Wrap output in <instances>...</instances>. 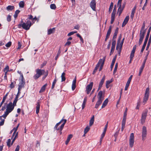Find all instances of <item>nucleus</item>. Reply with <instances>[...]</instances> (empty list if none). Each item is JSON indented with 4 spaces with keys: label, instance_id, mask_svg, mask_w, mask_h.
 I'll return each instance as SVG.
<instances>
[{
    "label": "nucleus",
    "instance_id": "f257e3e1",
    "mask_svg": "<svg viewBox=\"0 0 151 151\" xmlns=\"http://www.w3.org/2000/svg\"><path fill=\"white\" fill-rule=\"evenodd\" d=\"M14 106L12 104V103L10 102L7 105V108L4 114L2 116H0V117H3L5 119L9 114L14 109Z\"/></svg>",
    "mask_w": 151,
    "mask_h": 151
},
{
    "label": "nucleus",
    "instance_id": "f03ea898",
    "mask_svg": "<svg viewBox=\"0 0 151 151\" xmlns=\"http://www.w3.org/2000/svg\"><path fill=\"white\" fill-rule=\"evenodd\" d=\"M104 93L103 94V92L102 91H99L97 96L98 100L97 101L95 106V108H97L101 104L104 99Z\"/></svg>",
    "mask_w": 151,
    "mask_h": 151
},
{
    "label": "nucleus",
    "instance_id": "7ed1b4c3",
    "mask_svg": "<svg viewBox=\"0 0 151 151\" xmlns=\"http://www.w3.org/2000/svg\"><path fill=\"white\" fill-rule=\"evenodd\" d=\"M104 93L103 94V92L102 91H99L97 96L98 100L97 101L95 106V108H97L101 104L104 99Z\"/></svg>",
    "mask_w": 151,
    "mask_h": 151
},
{
    "label": "nucleus",
    "instance_id": "20e7f679",
    "mask_svg": "<svg viewBox=\"0 0 151 151\" xmlns=\"http://www.w3.org/2000/svg\"><path fill=\"white\" fill-rule=\"evenodd\" d=\"M36 74L33 76L34 78L37 80L45 73V70L37 69L36 70Z\"/></svg>",
    "mask_w": 151,
    "mask_h": 151
},
{
    "label": "nucleus",
    "instance_id": "39448f33",
    "mask_svg": "<svg viewBox=\"0 0 151 151\" xmlns=\"http://www.w3.org/2000/svg\"><path fill=\"white\" fill-rule=\"evenodd\" d=\"M22 28L26 30H28L29 29L30 27L32 25V23L31 22L28 20L26 23L23 22L22 21Z\"/></svg>",
    "mask_w": 151,
    "mask_h": 151
},
{
    "label": "nucleus",
    "instance_id": "423d86ee",
    "mask_svg": "<svg viewBox=\"0 0 151 151\" xmlns=\"http://www.w3.org/2000/svg\"><path fill=\"white\" fill-rule=\"evenodd\" d=\"M149 94V88H147L146 89L145 92V96L143 98V103H144V104L147 101Z\"/></svg>",
    "mask_w": 151,
    "mask_h": 151
},
{
    "label": "nucleus",
    "instance_id": "0eeeda50",
    "mask_svg": "<svg viewBox=\"0 0 151 151\" xmlns=\"http://www.w3.org/2000/svg\"><path fill=\"white\" fill-rule=\"evenodd\" d=\"M147 135V130L145 126H143L142 131V140L144 141L146 138Z\"/></svg>",
    "mask_w": 151,
    "mask_h": 151
},
{
    "label": "nucleus",
    "instance_id": "6e6552de",
    "mask_svg": "<svg viewBox=\"0 0 151 151\" xmlns=\"http://www.w3.org/2000/svg\"><path fill=\"white\" fill-rule=\"evenodd\" d=\"M147 113V110H146L143 111L141 119V123L142 124H143L145 122Z\"/></svg>",
    "mask_w": 151,
    "mask_h": 151
},
{
    "label": "nucleus",
    "instance_id": "1a4fd4ad",
    "mask_svg": "<svg viewBox=\"0 0 151 151\" xmlns=\"http://www.w3.org/2000/svg\"><path fill=\"white\" fill-rule=\"evenodd\" d=\"M134 134L133 133L131 134L129 139V145L131 147H132L134 143Z\"/></svg>",
    "mask_w": 151,
    "mask_h": 151
},
{
    "label": "nucleus",
    "instance_id": "9d476101",
    "mask_svg": "<svg viewBox=\"0 0 151 151\" xmlns=\"http://www.w3.org/2000/svg\"><path fill=\"white\" fill-rule=\"evenodd\" d=\"M93 82H91L90 84L88 85L86 87V91L87 94H88L90 93L91 90L92 89L93 86Z\"/></svg>",
    "mask_w": 151,
    "mask_h": 151
},
{
    "label": "nucleus",
    "instance_id": "9b49d317",
    "mask_svg": "<svg viewBox=\"0 0 151 151\" xmlns=\"http://www.w3.org/2000/svg\"><path fill=\"white\" fill-rule=\"evenodd\" d=\"M25 84V82L24 79V78H21V81L19 82L18 86V90H21L22 88L24 87V85Z\"/></svg>",
    "mask_w": 151,
    "mask_h": 151
},
{
    "label": "nucleus",
    "instance_id": "f8f14e48",
    "mask_svg": "<svg viewBox=\"0 0 151 151\" xmlns=\"http://www.w3.org/2000/svg\"><path fill=\"white\" fill-rule=\"evenodd\" d=\"M105 60V58H104L103 59H100L99 61L98 62V63H99V67L100 65V68L99 71H101L103 67V66L104 61Z\"/></svg>",
    "mask_w": 151,
    "mask_h": 151
},
{
    "label": "nucleus",
    "instance_id": "ddd939ff",
    "mask_svg": "<svg viewBox=\"0 0 151 151\" xmlns=\"http://www.w3.org/2000/svg\"><path fill=\"white\" fill-rule=\"evenodd\" d=\"M96 2L95 0H92L90 3V6L93 11L96 10Z\"/></svg>",
    "mask_w": 151,
    "mask_h": 151
},
{
    "label": "nucleus",
    "instance_id": "4468645a",
    "mask_svg": "<svg viewBox=\"0 0 151 151\" xmlns=\"http://www.w3.org/2000/svg\"><path fill=\"white\" fill-rule=\"evenodd\" d=\"M147 59V57L144 60L143 62L142 63V65L141 67L140 68V69L139 70V76H140L141 74V73L143 70V69L144 68V67H145V63L146 62V60Z\"/></svg>",
    "mask_w": 151,
    "mask_h": 151
},
{
    "label": "nucleus",
    "instance_id": "2eb2a0df",
    "mask_svg": "<svg viewBox=\"0 0 151 151\" xmlns=\"http://www.w3.org/2000/svg\"><path fill=\"white\" fill-rule=\"evenodd\" d=\"M124 38H123L122 39L121 42L120 43H120H119V50H118V52H119V54H120V52H121V50L122 47V46L123 42H124Z\"/></svg>",
    "mask_w": 151,
    "mask_h": 151
},
{
    "label": "nucleus",
    "instance_id": "dca6fc26",
    "mask_svg": "<svg viewBox=\"0 0 151 151\" xmlns=\"http://www.w3.org/2000/svg\"><path fill=\"white\" fill-rule=\"evenodd\" d=\"M145 25L143 24V26L142 27L141 30L140 31V33L139 35H145V34L146 32V29H145Z\"/></svg>",
    "mask_w": 151,
    "mask_h": 151
},
{
    "label": "nucleus",
    "instance_id": "f3484780",
    "mask_svg": "<svg viewBox=\"0 0 151 151\" xmlns=\"http://www.w3.org/2000/svg\"><path fill=\"white\" fill-rule=\"evenodd\" d=\"M129 16H127L125 17L122 24V27H123L124 26H125V25L129 21Z\"/></svg>",
    "mask_w": 151,
    "mask_h": 151
},
{
    "label": "nucleus",
    "instance_id": "a211bd4d",
    "mask_svg": "<svg viewBox=\"0 0 151 151\" xmlns=\"http://www.w3.org/2000/svg\"><path fill=\"white\" fill-rule=\"evenodd\" d=\"M144 36L145 35H139V39L138 43L139 45H140L141 44Z\"/></svg>",
    "mask_w": 151,
    "mask_h": 151
},
{
    "label": "nucleus",
    "instance_id": "6ab92c4d",
    "mask_svg": "<svg viewBox=\"0 0 151 151\" xmlns=\"http://www.w3.org/2000/svg\"><path fill=\"white\" fill-rule=\"evenodd\" d=\"M36 113L37 114H38L40 108V104L39 102L38 101L36 104Z\"/></svg>",
    "mask_w": 151,
    "mask_h": 151
},
{
    "label": "nucleus",
    "instance_id": "aec40b11",
    "mask_svg": "<svg viewBox=\"0 0 151 151\" xmlns=\"http://www.w3.org/2000/svg\"><path fill=\"white\" fill-rule=\"evenodd\" d=\"M151 29V27H150L148 30V32L147 33V35L146 36L145 40V41H146L147 42V40L148 39L149 37V36L150 35V32Z\"/></svg>",
    "mask_w": 151,
    "mask_h": 151
},
{
    "label": "nucleus",
    "instance_id": "412c9836",
    "mask_svg": "<svg viewBox=\"0 0 151 151\" xmlns=\"http://www.w3.org/2000/svg\"><path fill=\"white\" fill-rule=\"evenodd\" d=\"M94 120V116L93 115L89 121V126H91L93 124Z\"/></svg>",
    "mask_w": 151,
    "mask_h": 151
},
{
    "label": "nucleus",
    "instance_id": "4be33fe9",
    "mask_svg": "<svg viewBox=\"0 0 151 151\" xmlns=\"http://www.w3.org/2000/svg\"><path fill=\"white\" fill-rule=\"evenodd\" d=\"M136 9V6H135L133 9H132V12H131V18L132 19L134 17V14L135 12V10Z\"/></svg>",
    "mask_w": 151,
    "mask_h": 151
},
{
    "label": "nucleus",
    "instance_id": "5701e85b",
    "mask_svg": "<svg viewBox=\"0 0 151 151\" xmlns=\"http://www.w3.org/2000/svg\"><path fill=\"white\" fill-rule=\"evenodd\" d=\"M121 38H122V36L121 35H120V36L119 37L118 40L117 42L116 47V49L117 50H119V43H120V41L121 39Z\"/></svg>",
    "mask_w": 151,
    "mask_h": 151
},
{
    "label": "nucleus",
    "instance_id": "b1692460",
    "mask_svg": "<svg viewBox=\"0 0 151 151\" xmlns=\"http://www.w3.org/2000/svg\"><path fill=\"white\" fill-rule=\"evenodd\" d=\"M108 102V99H106L103 102L102 105L101 106V108H104L107 104Z\"/></svg>",
    "mask_w": 151,
    "mask_h": 151
},
{
    "label": "nucleus",
    "instance_id": "393cba45",
    "mask_svg": "<svg viewBox=\"0 0 151 151\" xmlns=\"http://www.w3.org/2000/svg\"><path fill=\"white\" fill-rule=\"evenodd\" d=\"M47 85V83L45 84L44 86H43L41 88V90L39 92L40 93H42L43 92L45 89V88L46 86Z\"/></svg>",
    "mask_w": 151,
    "mask_h": 151
},
{
    "label": "nucleus",
    "instance_id": "a878e982",
    "mask_svg": "<svg viewBox=\"0 0 151 151\" xmlns=\"http://www.w3.org/2000/svg\"><path fill=\"white\" fill-rule=\"evenodd\" d=\"M72 136L73 135L72 134H70L68 136L67 139L65 141V143L66 145H67L68 144L70 139L72 138Z\"/></svg>",
    "mask_w": 151,
    "mask_h": 151
},
{
    "label": "nucleus",
    "instance_id": "bb28decb",
    "mask_svg": "<svg viewBox=\"0 0 151 151\" xmlns=\"http://www.w3.org/2000/svg\"><path fill=\"white\" fill-rule=\"evenodd\" d=\"M55 28H53L52 29H50L48 30V34L50 35L51 34L53 33L55 31Z\"/></svg>",
    "mask_w": 151,
    "mask_h": 151
},
{
    "label": "nucleus",
    "instance_id": "cd10ccee",
    "mask_svg": "<svg viewBox=\"0 0 151 151\" xmlns=\"http://www.w3.org/2000/svg\"><path fill=\"white\" fill-rule=\"evenodd\" d=\"M127 110V108H126L125 110L124 113L123 117L122 120L125 121H126Z\"/></svg>",
    "mask_w": 151,
    "mask_h": 151
},
{
    "label": "nucleus",
    "instance_id": "c85d7f7f",
    "mask_svg": "<svg viewBox=\"0 0 151 151\" xmlns=\"http://www.w3.org/2000/svg\"><path fill=\"white\" fill-rule=\"evenodd\" d=\"M105 76H104L103 77L100 81V83L99 84V86H102V85H103V84L104 81H105Z\"/></svg>",
    "mask_w": 151,
    "mask_h": 151
},
{
    "label": "nucleus",
    "instance_id": "c756f323",
    "mask_svg": "<svg viewBox=\"0 0 151 151\" xmlns=\"http://www.w3.org/2000/svg\"><path fill=\"white\" fill-rule=\"evenodd\" d=\"M123 9L121 7V6H119V7L118 9V13H119V16H120Z\"/></svg>",
    "mask_w": 151,
    "mask_h": 151
},
{
    "label": "nucleus",
    "instance_id": "7c9ffc66",
    "mask_svg": "<svg viewBox=\"0 0 151 151\" xmlns=\"http://www.w3.org/2000/svg\"><path fill=\"white\" fill-rule=\"evenodd\" d=\"M111 31V26H110L109 27V29L107 32L106 36L109 37Z\"/></svg>",
    "mask_w": 151,
    "mask_h": 151
},
{
    "label": "nucleus",
    "instance_id": "2f4dec72",
    "mask_svg": "<svg viewBox=\"0 0 151 151\" xmlns=\"http://www.w3.org/2000/svg\"><path fill=\"white\" fill-rule=\"evenodd\" d=\"M65 73L64 72L61 75V81L62 82L65 81Z\"/></svg>",
    "mask_w": 151,
    "mask_h": 151
},
{
    "label": "nucleus",
    "instance_id": "473e14b6",
    "mask_svg": "<svg viewBox=\"0 0 151 151\" xmlns=\"http://www.w3.org/2000/svg\"><path fill=\"white\" fill-rule=\"evenodd\" d=\"M115 14H112L111 15V24H113V23L114 19H115Z\"/></svg>",
    "mask_w": 151,
    "mask_h": 151
},
{
    "label": "nucleus",
    "instance_id": "72a5a7b5",
    "mask_svg": "<svg viewBox=\"0 0 151 151\" xmlns=\"http://www.w3.org/2000/svg\"><path fill=\"white\" fill-rule=\"evenodd\" d=\"M126 123V121L122 120V127L121 130L122 131H123L125 127V124Z\"/></svg>",
    "mask_w": 151,
    "mask_h": 151
},
{
    "label": "nucleus",
    "instance_id": "f704fd0d",
    "mask_svg": "<svg viewBox=\"0 0 151 151\" xmlns=\"http://www.w3.org/2000/svg\"><path fill=\"white\" fill-rule=\"evenodd\" d=\"M63 119H62L59 122L57 123L54 127V129L57 130L59 129V128H57L58 127L60 124L61 122L63 121Z\"/></svg>",
    "mask_w": 151,
    "mask_h": 151
},
{
    "label": "nucleus",
    "instance_id": "c9c22d12",
    "mask_svg": "<svg viewBox=\"0 0 151 151\" xmlns=\"http://www.w3.org/2000/svg\"><path fill=\"white\" fill-rule=\"evenodd\" d=\"M14 6H9L6 7V9L8 10H12L13 9H14Z\"/></svg>",
    "mask_w": 151,
    "mask_h": 151
},
{
    "label": "nucleus",
    "instance_id": "e433bc0d",
    "mask_svg": "<svg viewBox=\"0 0 151 151\" xmlns=\"http://www.w3.org/2000/svg\"><path fill=\"white\" fill-rule=\"evenodd\" d=\"M90 127L88 126H87L84 130V133L85 134H86L89 130Z\"/></svg>",
    "mask_w": 151,
    "mask_h": 151
},
{
    "label": "nucleus",
    "instance_id": "4c0bfd02",
    "mask_svg": "<svg viewBox=\"0 0 151 151\" xmlns=\"http://www.w3.org/2000/svg\"><path fill=\"white\" fill-rule=\"evenodd\" d=\"M48 73V71L47 70L46 72L45 71V74L44 76H43L42 78V80H43L45 79V78L47 76Z\"/></svg>",
    "mask_w": 151,
    "mask_h": 151
},
{
    "label": "nucleus",
    "instance_id": "58836bf2",
    "mask_svg": "<svg viewBox=\"0 0 151 151\" xmlns=\"http://www.w3.org/2000/svg\"><path fill=\"white\" fill-rule=\"evenodd\" d=\"M20 11L19 10H17L15 12V13L14 15V17L15 18H16L17 17L18 14L19 13Z\"/></svg>",
    "mask_w": 151,
    "mask_h": 151
},
{
    "label": "nucleus",
    "instance_id": "ea45409f",
    "mask_svg": "<svg viewBox=\"0 0 151 151\" xmlns=\"http://www.w3.org/2000/svg\"><path fill=\"white\" fill-rule=\"evenodd\" d=\"M50 7V8L52 9H55L56 8L55 5L54 4H51Z\"/></svg>",
    "mask_w": 151,
    "mask_h": 151
},
{
    "label": "nucleus",
    "instance_id": "a19ab883",
    "mask_svg": "<svg viewBox=\"0 0 151 151\" xmlns=\"http://www.w3.org/2000/svg\"><path fill=\"white\" fill-rule=\"evenodd\" d=\"M19 6L20 7L23 8L24 6V3L23 1H20L19 3Z\"/></svg>",
    "mask_w": 151,
    "mask_h": 151
},
{
    "label": "nucleus",
    "instance_id": "79ce46f5",
    "mask_svg": "<svg viewBox=\"0 0 151 151\" xmlns=\"http://www.w3.org/2000/svg\"><path fill=\"white\" fill-rule=\"evenodd\" d=\"M9 69V67L8 66H6L4 69V71L5 73V75H6Z\"/></svg>",
    "mask_w": 151,
    "mask_h": 151
},
{
    "label": "nucleus",
    "instance_id": "37998d69",
    "mask_svg": "<svg viewBox=\"0 0 151 151\" xmlns=\"http://www.w3.org/2000/svg\"><path fill=\"white\" fill-rule=\"evenodd\" d=\"M56 81H57V80H56V77L55 79V80H54V81L52 83V88H51L52 89H53L54 88L56 82Z\"/></svg>",
    "mask_w": 151,
    "mask_h": 151
},
{
    "label": "nucleus",
    "instance_id": "c03bdc74",
    "mask_svg": "<svg viewBox=\"0 0 151 151\" xmlns=\"http://www.w3.org/2000/svg\"><path fill=\"white\" fill-rule=\"evenodd\" d=\"M99 63H97V64L96 65V67L95 68L93 72V74H94L96 71L98 69V68L99 67Z\"/></svg>",
    "mask_w": 151,
    "mask_h": 151
},
{
    "label": "nucleus",
    "instance_id": "a18cd8bd",
    "mask_svg": "<svg viewBox=\"0 0 151 151\" xmlns=\"http://www.w3.org/2000/svg\"><path fill=\"white\" fill-rule=\"evenodd\" d=\"M86 101V98H85L84 99V100L83 102L82 105V109H83L84 108Z\"/></svg>",
    "mask_w": 151,
    "mask_h": 151
},
{
    "label": "nucleus",
    "instance_id": "49530a36",
    "mask_svg": "<svg viewBox=\"0 0 151 151\" xmlns=\"http://www.w3.org/2000/svg\"><path fill=\"white\" fill-rule=\"evenodd\" d=\"M60 53H61V51H60V49H59V50L58 51V52L57 55L56 56V57L55 58V60H57V59L58 58L59 55H60Z\"/></svg>",
    "mask_w": 151,
    "mask_h": 151
},
{
    "label": "nucleus",
    "instance_id": "de8ad7c7",
    "mask_svg": "<svg viewBox=\"0 0 151 151\" xmlns=\"http://www.w3.org/2000/svg\"><path fill=\"white\" fill-rule=\"evenodd\" d=\"M76 88V83L72 82V89L73 91H74Z\"/></svg>",
    "mask_w": 151,
    "mask_h": 151
},
{
    "label": "nucleus",
    "instance_id": "09e8293b",
    "mask_svg": "<svg viewBox=\"0 0 151 151\" xmlns=\"http://www.w3.org/2000/svg\"><path fill=\"white\" fill-rule=\"evenodd\" d=\"M117 67H118V63H116V64H115V68H114V74H115V73L117 69Z\"/></svg>",
    "mask_w": 151,
    "mask_h": 151
},
{
    "label": "nucleus",
    "instance_id": "8fccbe9b",
    "mask_svg": "<svg viewBox=\"0 0 151 151\" xmlns=\"http://www.w3.org/2000/svg\"><path fill=\"white\" fill-rule=\"evenodd\" d=\"M18 100V99H16L15 98L14 100L13 101V103L12 104L14 105V106H16V103L17 102Z\"/></svg>",
    "mask_w": 151,
    "mask_h": 151
},
{
    "label": "nucleus",
    "instance_id": "3c124183",
    "mask_svg": "<svg viewBox=\"0 0 151 151\" xmlns=\"http://www.w3.org/2000/svg\"><path fill=\"white\" fill-rule=\"evenodd\" d=\"M130 83L127 82L125 88V90H127L130 84Z\"/></svg>",
    "mask_w": 151,
    "mask_h": 151
},
{
    "label": "nucleus",
    "instance_id": "603ef678",
    "mask_svg": "<svg viewBox=\"0 0 151 151\" xmlns=\"http://www.w3.org/2000/svg\"><path fill=\"white\" fill-rule=\"evenodd\" d=\"M116 6L115 5L114 6L113 10V11L112 14H115L116 13Z\"/></svg>",
    "mask_w": 151,
    "mask_h": 151
},
{
    "label": "nucleus",
    "instance_id": "864d4df0",
    "mask_svg": "<svg viewBox=\"0 0 151 151\" xmlns=\"http://www.w3.org/2000/svg\"><path fill=\"white\" fill-rule=\"evenodd\" d=\"M11 44L12 42H9L5 45V46L7 47H9L11 45Z\"/></svg>",
    "mask_w": 151,
    "mask_h": 151
},
{
    "label": "nucleus",
    "instance_id": "5fc2aeb1",
    "mask_svg": "<svg viewBox=\"0 0 151 151\" xmlns=\"http://www.w3.org/2000/svg\"><path fill=\"white\" fill-rule=\"evenodd\" d=\"M151 41H148V42L147 43V46L146 48V50H148V48H149L151 44Z\"/></svg>",
    "mask_w": 151,
    "mask_h": 151
},
{
    "label": "nucleus",
    "instance_id": "6e6d98bb",
    "mask_svg": "<svg viewBox=\"0 0 151 151\" xmlns=\"http://www.w3.org/2000/svg\"><path fill=\"white\" fill-rule=\"evenodd\" d=\"M134 51H132L130 55V58H133L134 57Z\"/></svg>",
    "mask_w": 151,
    "mask_h": 151
},
{
    "label": "nucleus",
    "instance_id": "4d7b16f0",
    "mask_svg": "<svg viewBox=\"0 0 151 151\" xmlns=\"http://www.w3.org/2000/svg\"><path fill=\"white\" fill-rule=\"evenodd\" d=\"M116 43V41L115 40L113 39V42L112 44V46L115 47Z\"/></svg>",
    "mask_w": 151,
    "mask_h": 151
},
{
    "label": "nucleus",
    "instance_id": "13d9d810",
    "mask_svg": "<svg viewBox=\"0 0 151 151\" xmlns=\"http://www.w3.org/2000/svg\"><path fill=\"white\" fill-rule=\"evenodd\" d=\"M11 142V140L10 139H9L7 140V145L9 147L10 146V143Z\"/></svg>",
    "mask_w": 151,
    "mask_h": 151
},
{
    "label": "nucleus",
    "instance_id": "bf43d9fd",
    "mask_svg": "<svg viewBox=\"0 0 151 151\" xmlns=\"http://www.w3.org/2000/svg\"><path fill=\"white\" fill-rule=\"evenodd\" d=\"M7 21L8 22H10L11 20V16L10 15H9L7 18Z\"/></svg>",
    "mask_w": 151,
    "mask_h": 151
},
{
    "label": "nucleus",
    "instance_id": "052dcab7",
    "mask_svg": "<svg viewBox=\"0 0 151 151\" xmlns=\"http://www.w3.org/2000/svg\"><path fill=\"white\" fill-rule=\"evenodd\" d=\"M115 47L111 46V50L110 52V55H111V53H112L114 51V50Z\"/></svg>",
    "mask_w": 151,
    "mask_h": 151
},
{
    "label": "nucleus",
    "instance_id": "680f3d73",
    "mask_svg": "<svg viewBox=\"0 0 151 151\" xmlns=\"http://www.w3.org/2000/svg\"><path fill=\"white\" fill-rule=\"evenodd\" d=\"M122 0H119L117 3V5L121 6V2Z\"/></svg>",
    "mask_w": 151,
    "mask_h": 151
},
{
    "label": "nucleus",
    "instance_id": "e2e57ef3",
    "mask_svg": "<svg viewBox=\"0 0 151 151\" xmlns=\"http://www.w3.org/2000/svg\"><path fill=\"white\" fill-rule=\"evenodd\" d=\"M20 90H18V93L17 94V95H16V97H15V98L18 99V97H19V95L20 93Z\"/></svg>",
    "mask_w": 151,
    "mask_h": 151
},
{
    "label": "nucleus",
    "instance_id": "0e129e2a",
    "mask_svg": "<svg viewBox=\"0 0 151 151\" xmlns=\"http://www.w3.org/2000/svg\"><path fill=\"white\" fill-rule=\"evenodd\" d=\"M71 42H70V41H68L66 43H65V46H69L70 45V44H71Z\"/></svg>",
    "mask_w": 151,
    "mask_h": 151
},
{
    "label": "nucleus",
    "instance_id": "69168bd1",
    "mask_svg": "<svg viewBox=\"0 0 151 151\" xmlns=\"http://www.w3.org/2000/svg\"><path fill=\"white\" fill-rule=\"evenodd\" d=\"M17 72L19 74H20V77L21 78H24V77H23V75L21 73V71H18Z\"/></svg>",
    "mask_w": 151,
    "mask_h": 151
},
{
    "label": "nucleus",
    "instance_id": "338daca9",
    "mask_svg": "<svg viewBox=\"0 0 151 151\" xmlns=\"http://www.w3.org/2000/svg\"><path fill=\"white\" fill-rule=\"evenodd\" d=\"M20 147L19 145H17L15 149V151H19V150Z\"/></svg>",
    "mask_w": 151,
    "mask_h": 151
},
{
    "label": "nucleus",
    "instance_id": "774afa93",
    "mask_svg": "<svg viewBox=\"0 0 151 151\" xmlns=\"http://www.w3.org/2000/svg\"><path fill=\"white\" fill-rule=\"evenodd\" d=\"M14 87V84L13 82H12L11 84H10V87L11 88H12Z\"/></svg>",
    "mask_w": 151,
    "mask_h": 151
}]
</instances>
